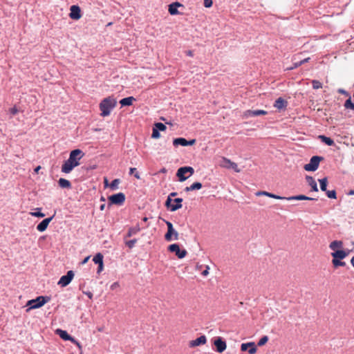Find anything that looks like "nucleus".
Masks as SVG:
<instances>
[{"label":"nucleus","instance_id":"obj_33","mask_svg":"<svg viewBox=\"0 0 354 354\" xmlns=\"http://www.w3.org/2000/svg\"><path fill=\"white\" fill-rule=\"evenodd\" d=\"M342 245H343V243H342V241H333L330 243L329 248L331 250H335V248H337L342 247Z\"/></svg>","mask_w":354,"mask_h":354},{"label":"nucleus","instance_id":"obj_58","mask_svg":"<svg viewBox=\"0 0 354 354\" xmlns=\"http://www.w3.org/2000/svg\"><path fill=\"white\" fill-rule=\"evenodd\" d=\"M185 53H186V55H187V56H189V57H193V56H194V53H193V51H192V50H187V51L185 52Z\"/></svg>","mask_w":354,"mask_h":354},{"label":"nucleus","instance_id":"obj_37","mask_svg":"<svg viewBox=\"0 0 354 354\" xmlns=\"http://www.w3.org/2000/svg\"><path fill=\"white\" fill-rule=\"evenodd\" d=\"M332 263L335 268L346 266V263L344 261H342V259H333Z\"/></svg>","mask_w":354,"mask_h":354},{"label":"nucleus","instance_id":"obj_19","mask_svg":"<svg viewBox=\"0 0 354 354\" xmlns=\"http://www.w3.org/2000/svg\"><path fill=\"white\" fill-rule=\"evenodd\" d=\"M187 173L186 172L185 169L184 167H181L178 169L176 171V176L178 178V180L180 182H184L188 178H189V176H186Z\"/></svg>","mask_w":354,"mask_h":354},{"label":"nucleus","instance_id":"obj_29","mask_svg":"<svg viewBox=\"0 0 354 354\" xmlns=\"http://www.w3.org/2000/svg\"><path fill=\"white\" fill-rule=\"evenodd\" d=\"M223 166L226 168L236 169L237 167V165L235 162H232L230 160L226 158H223Z\"/></svg>","mask_w":354,"mask_h":354},{"label":"nucleus","instance_id":"obj_17","mask_svg":"<svg viewBox=\"0 0 354 354\" xmlns=\"http://www.w3.org/2000/svg\"><path fill=\"white\" fill-rule=\"evenodd\" d=\"M284 200L287 201H302V200H308V201H317V198H311L307 196L306 195L299 194L296 196H292L289 197H285Z\"/></svg>","mask_w":354,"mask_h":354},{"label":"nucleus","instance_id":"obj_45","mask_svg":"<svg viewBox=\"0 0 354 354\" xmlns=\"http://www.w3.org/2000/svg\"><path fill=\"white\" fill-rule=\"evenodd\" d=\"M184 168L186 170V172L188 174L189 173V177L194 174V169L192 167H190V166H184Z\"/></svg>","mask_w":354,"mask_h":354},{"label":"nucleus","instance_id":"obj_46","mask_svg":"<svg viewBox=\"0 0 354 354\" xmlns=\"http://www.w3.org/2000/svg\"><path fill=\"white\" fill-rule=\"evenodd\" d=\"M301 65H300L299 61L298 62H295L292 63V64L290 67L287 68L286 70L292 71V70H294V69L298 68Z\"/></svg>","mask_w":354,"mask_h":354},{"label":"nucleus","instance_id":"obj_16","mask_svg":"<svg viewBox=\"0 0 354 354\" xmlns=\"http://www.w3.org/2000/svg\"><path fill=\"white\" fill-rule=\"evenodd\" d=\"M183 4L178 1L171 3L169 5V8H168L169 13L171 15H177L179 14L178 8L179 7H183Z\"/></svg>","mask_w":354,"mask_h":354},{"label":"nucleus","instance_id":"obj_25","mask_svg":"<svg viewBox=\"0 0 354 354\" xmlns=\"http://www.w3.org/2000/svg\"><path fill=\"white\" fill-rule=\"evenodd\" d=\"M58 185L62 189H71L72 187L71 183L65 178H60L58 180Z\"/></svg>","mask_w":354,"mask_h":354},{"label":"nucleus","instance_id":"obj_27","mask_svg":"<svg viewBox=\"0 0 354 354\" xmlns=\"http://www.w3.org/2000/svg\"><path fill=\"white\" fill-rule=\"evenodd\" d=\"M318 138L323 143L327 146H333L335 145L334 140L330 137H327L324 135H319Z\"/></svg>","mask_w":354,"mask_h":354},{"label":"nucleus","instance_id":"obj_22","mask_svg":"<svg viewBox=\"0 0 354 354\" xmlns=\"http://www.w3.org/2000/svg\"><path fill=\"white\" fill-rule=\"evenodd\" d=\"M136 101V99L133 96L127 97L120 100V104L122 107L129 106L133 104V102Z\"/></svg>","mask_w":354,"mask_h":354},{"label":"nucleus","instance_id":"obj_21","mask_svg":"<svg viewBox=\"0 0 354 354\" xmlns=\"http://www.w3.org/2000/svg\"><path fill=\"white\" fill-rule=\"evenodd\" d=\"M348 254V252H346L344 250H337L331 253V255L333 257V259H344L346 258Z\"/></svg>","mask_w":354,"mask_h":354},{"label":"nucleus","instance_id":"obj_1","mask_svg":"<svg viewBox=\"0 0 354 354\" xmlns=\"http://www.w3.org/2000/svg\"><path fill=\"white\" fill-rule=\"evenodd\" d=\"M84 156V153L80 149L72 150L69 153L68 158L62 165V172L64 174L71 173L74 168L80 165V161Z\"/></svg>","mask_w":354,"mask_h":354},{"label":"nucleus","instance_id":"obj_11","mask_svg":"<svg viewBox=\"0 0 354 354\" xmlns=\"http://www.w3.org/2000/svg\"><path fill=\"white\" fill-rule=\"evenodd\" d=\"M257 348L254 342L243 343L241 345V351H248L250 354H254L257 352Z\"/></svg>","mask_w":354,"mask_h":354},{"label":"nucleus","instance_id":"obj_53","mask_svg":"<svg viewBox=\"0 0 354 354\" xmlns=\"http://www.w3.org/2000/svg\"><path fill=\"white\" fill-rule=\"evenodd\" d=\"M209 266H206L205 269L202 272L201 274L203 276V277H206L209 274Z\"/></svg>","mask_w":354,"mask_h":354},{"label":"nucleus","instance_id":"obj_9","mask_svg":"<svg viewBox=\"0 0 354 354\" xmlns=\"http://www.w3.org/2000/svg\"><path fill=\"white\" fill-rule=\"evenodd\" d=\"M74 276V272L73 270H68L66 274L60 277L57 284L61 287H66L71 282Z\"/></svg>","mask_w":354,"mask_h":354},{"label":"nucleus","instance_id":"obj_36","mask_svg":"<svg viewBox=\"0 0 354 354\" xmlns=\"http://www.w3.org/2000/svg\"><path fill=\"white\" fill-rule=\"evenodd\" d=\"M41 208L37 207L35 209V212H30V214L32 216L37 217V218H43L45 216V214L42 213L41 212Z\"/></svg>","mask_w":354,"mask_h":354},{"label":"nucleus","instance_id":"obj_40","mask_svg":"<svg viewBox=\"0 0 354 354\" xmlns=\"http://www.w3.org/2000/svg\"><path fill=\"white\" fill-rule=\"evenodd\" d=\"M138 239H133L129 241H125V245L127 246L129 249H132L135 244L137 243Z\"/></svg>","mask_w":354,"mask_h":354},{"label":"nucleus","instance_id":"obj_54","mask_svg":"<svg viewBox=\"0 0 354 354\" xmlns=\"http://www.w3.org/2000/svg\"><path fill=\"white\" fill-rule=\"evenodd\" d=\"M97 274H100L102 272V270H104V263L102 264H100V265H97Z\"/></svg>","mask_w":354,"mask_h":354},{"label":"nucleus","instance_id":"obj_12","mask_svg":"<svg viewBox=\"0 0 354 354\" xmlns=\"http://www.w3.org/2000/svg\"><path fill=\"white\" fill-rule=\"evenodd\" d=\"M69 17L74 20H78L82 17L81 9L77 5H73L70 8Z\"/></svg>","mask_w":354,"mask_h":354},{"label":"nucleus","instance_id":"obj_48","mask_svg":"<svg viewBox=\"0 0 354 354\" xmlns=\"http://www.w3.org/2000/svg\"><path fill=\"white\" fill-rule=\"evenodd\" d=\"M213 1L212 0H204V6L205 8H210L212 6Z\"/></svg>","mask_w":354,"mask_h":354},{"label":"nucleus","instance_id":"obj_20","mask_svg":"<svg viewBox=\"0 0 354 354\" xmlns=\"http://www.w3.org/2000/svg\"><path fill=\"white\" fill-rule=\"evenodd\" d=\"M287 106L288 102L281 97L277 98L274 104V106L279 110L285 109Z\"/></svg>","mask_w":354,"mask_h":354},{"label":"nucleus","instance_id":"obj_15","mask_svg":"<svg viewBox=\"0 0 354 354\" xmlns=\"http://www.w3.org/2000/svg\"><path fill=\"white\" fill-rule=\"evenodd\" d=\"M206 342H207L206 336L204 335H202L200 337H197L196 339L190 341L189 345L190 347H196V346H199L203 345Z\"/></svg>","mask_w":354,"mask_h":354},{"label":"nucleus","instance_id":"obj_24","mask_svg":"<svg viewBox=\"0 0 354 354\" xmlns=\"http://www.w3.org/2000/svg\"><path fill=\"white\" fill-rule=\"evenodd\" d=\"M306 182L308 183V185L311 187V191L313 192H318V187L317 184L315 180L313 178V177L310 176H306Z\"/></svg>","mask_w":354,"mask_h":354},{"label":"nucleus","instance_id":"obj_6","mask_svg":"<svg viewBox=\"0 0 354 354\" xmlns=\"http://www.w3.org/2000/svg\"><path fill=\"white\" fill-rule=\"evenodd\" d=\"M163 221L165 223L167 227V232L165 234V239L167 241H171L172 240H178V232L174 228L173 224L165 219H162Z\"/></svg>","mask_w":354,"mask_h":354},{"label":"nucleus","instance_id":"obj_60","mask_svg":"<svg viewBox=\"0 0 354 354\" xmlns=\"http://www.w3.org/2000/svg\"><path fill=\"white\" fill-rule=\"evenodd\" d=\"M104 187H109L110 184H109V181H108L106 178H104Z\"/></svg>","mask_w":354,"mask_h":354},{"label":"nucleus","instance_id":"obj_38","mask_svg":"<svg viewBox=\"0 0 354 354\" xmlns=\"http://www.w3.org/2000/svg\"><path fill=\"white\" fill-rule=\"evenodd\" d=\"M326 194L328 196V198L330 199H336L337 198V192L335 189L333 190H326Z\"/></svg>","mask_w":354,"mask_h":354},{"label":"nucleus","instance_id":"obj_42","mask_svg":"<svg viewBox=\"0 0 354 354\" xmlns=\"http://www.w3.org/2000/svg\"><path fill=\"white\" fill-rule=\"evenodd\" d=\"M268 339H269V338L267 335H263L259 340L257 345L259 346H262L268 342Z\"/></svg>","mask_w":354,"mask_h":354},{"label":"nucleus","instance_id":"obj_44","mask_svg":"<svg viewBox=\"0 0 354 354\" xmlns=\"http://www.w3.org/2000/svg\"><path fill=\"white\" fill-rule=\"evenodd\" d=\"M160 137V133L153 127L152 128L151 138L153 139H158Z\"/></svg>","mask_w":354,"mask_h":354},{"label":"nucleus","instance_id":"obj_7","mask_svg":"<svg viewBox=\"0 0 354 354\" xmlns=\"http://www.w3.org/2000/svg\"><path fill=\"white\" fill-rule=\"evenodd\" d=\"M126 199L125 194L122 192L112 194L108 197L109 205H122L124 204Z\"/></svg>","mask_w":354,"mask_h":354},{"label":"nucleus","instance_id":"obj_23","mask_svg":"<svg viewBox=\"0 0 354 354\" xmlns=\"http://www.w3.org/2000/svg\"><path fill=\"white\" fill-rule=\"evenodd\" d=\"M257 196H266L268 197L278 199V200H284L285 199L284 196L276 195L274 194H272V193H270V192H268L266 191H259L257 193Z\"/></svg>","mask_w":354,"mask_h":354},{"label":"nucleus","instance_id":"obj_64","mask_svg":"<svg viewBox=\"0 0 354 354\" xmlns=\"http://www.w3.org/2000/svg\"><path fill=\"white\" fill-rule=\"evenodd\" d=\"M348 195H354V189H351L348 192Z\"/></svg>","mask_w":354,"mask_h":354},{"label":"nucleus","instance_id":"obj_18","mask_svg":"<svg viewBox=\"0 0 354 354\" xmlns=\"http://www.w3.org/2000/svg\"><path fill=\"white\" fill-rule=\"evenodd\" d=\"M268 112L264 110H247L245 112V116L246 117H256L259 115H266Z\"/></svg>","mask_w":354,"mask_h":354},{"label":"nucleus","instance_id":"obj_3","mask_svg":"<svg viewBox=\"0 0 354 354\" xmlns=\"http://www.w3.org/2000/svg\"><path fill=\"white\" fill-rule=\"evenodd\" d=\"M50 300V297L48 296H38L35 299L28 300L26 306L28 307L27 311L32 309L39 308Z\"/></svg>","mask_w":354,"mask_h":354},{"label":"nucleus","instance_id":"obj_51","mask_svg":"<svg viewBox=\"0 0 354 354\" xmlns=\"http://www.w3.org/2000/svg\"><path fill=\"white\" fill-rule=\"evenodd\" d=\"M195 143H196V139H191V140H187L186 147L187 146L194 145Z\"/></svg>","mask_w":354,"mask_h":354},{"label":"nucleus","instance_id":"obj_26","mask_svg":"<svg viewBox=\"0 0 354 354\" xmlns=\"http://www.w3.org/2000/svg\"><path fill=\"white\" fill-rule=\"evenodd\" d=\"M140 231V228L139 225H136L135 227H131L129 228L127 234L124 236V240L127 237H131L133 235L137 234Z\"/></svg>","mask_w":354,"mask_h":354},{"label":"nucleus","instance_id":"obj_31","mask_svg":"<svg viewBox=\"0 0 354 354\" xmlns=\"http://www.w3.org/2000/svg\"><path fill=\"white\" fill-rule=\"evenodd\" d=\"M320 189L322 192H326L327 190L328 185V179L326 177H324L322 179H319Z\"/></svg>","mask_w":354,"mask_h":354},{"label":"nucleus","instance_id":"obj_34","mask_svg":"<svg viewBox=\"0 0 354 354\" xmlns=\"http://www.w3.org/2000/svg\"><path fill=\"white\" fill-rule=\"evenodd\" d=\"M120 183V180L119 178H115L111 181L109 185V187L111 190H116L118 189V185Z\"/></svg>","mask_w":354,"mask_h":354},{"label":"nucleus","instance_id":"obj_55","mask_svg":"<svg viewBox=\"0 0 354 354\" xmlns=\"http://www.w3.org/2000/svg\"><path fill=\"white\" fill-rule=\"evenodd\" d=\"M119 286H120V285H119V283H118V281H116V282L113 283L111 285L110 288H111V290H115L116 288L119 287Z\"/></svg>","mask_w":354,"mask_h":354},{"label":"nucleus","instance_id":"obj_32","mask_svg":"<svg viewBox=\"0 0 354 354\" xmlns=\"http://www.w3.org/2000/svg\"><path fill=\"white\" fill-rule=\"evenodd\" d=\"M344 106L346 109L354 111V103L352 102L351 96L345 101Z\"/></svg>","mask_w":354,"mask_h":354},{"label":"nucleus","instance_id":"obj_35","mask_svg":"<svg viewBox=\"0 0 354 354\" xmlns=\"http://www.w3.org/2000/svg\"><path fill=\"white\" fill-rule=\"evenodd\" d=\"M154 129H156L157 131H164L166 130L167 127L165 124L162 122H156L153 124V127Z\"/></svg>","mask_w":354,"mask_h":354},{"label":"nucleus","instance_id":"obj_63","mask_svg":"<svg viewBox=\"0 0 354 354\" xmlns=\"http://www.w3.org/2000/svg\"><path fill=\"white\" fill-rule=\"evenodd\" d=\"M185 192H191V191H192V189H190V186H189V187H186L185 188Z\"/></svg>","mask_w":354,"mask_h":354},{"label":"nucleus","instance_id":"obj_39","mask_svg":"<svg viewBox=\"0 0 354 354\" xmlns=\"http://www.w3.org/2000/svg\"><path fill=\"white\" fill-rule=\"evenodd\" d=\"M129 175H133L136 179H140V173L137 171L135 167H131L129 169Z\"/></svg>","mask_w":354,"mask_h":354},{"label":"nucleus","instance_id":"obj_50","mask_svg":"<svg viewBox=\"0 0 354 354\" xmlns=\"http://www.w3.org/2000/svg\"><path fill=\"white\" fill-rule=\"evenodd\" d=\"M18 112V109H17V107L15 106L12 108L10 109L9 110V113L12 115H15V114H17Z\"/></svg>","mask_w":354,"mask_h":354},{"label":"nucleus","instance_id":"obj_4","mask_svg":"<svg viewBox=\"0 0 354 354\" xmlns=\"http://www.w3.org/2000/svg\"><path fill=\"white\" fill-rule=\"evenodd\" d=\"M183 201L182 198H176L174 199L170 198L167 197L165 205L170 212H175L183 207Z\"/></svg>","mask_w":354,"mask_h":354},{"label":"nucleus","instance_id":"obj_52","mask_svg":"<svg viewBox=\"0 0 354 354\" xmlns=\"http://www.w3.org/2000/svg\"><path fill=\"white\" fill-rule=\"evenodd\" d=\"M83 294L86 295L90 299H93V293L91 291H83Z\"/></svg>","mask_w":354,"mask_h":354},{"label":"nucleus","instance_id":"obj_14","mask_svg":"<svg viewBox=\"0 0 354 354\" xmlns=\"http://www.w3.org/2000/svg\"><path fill=\"white\" fill-rule=\"evenodd\" d=\"M55 333L57 335L64 341L71 342L73 338V337L69 335L66 330H62L61 328H57L55 330Z\"/></svg>","mask_w":354,"mask_h":354},{"label":"nucleus","instance_id":"obj_62","mask_svg":"<svg viewBox=\"0 0 354 354\" xmlns=\"http://www.w3.org/2000/svg\"><path fill=\"white\" fill-rule=\"evenodd\" d=\"M105 206H106V205H105L104 203V204H102V205L100 206V209L101 211L104 210V208H105Z\"/></svg>","mask_w":354,"mask_h":354},{"label":"nucleus","instance_id":"obj_13","mask_svg":"<svg viewBox=\"0 0 354 354\" xmlns=\"http://www.w3.org/2000/svg\"><path fill=\"white\" fill-rule=\"evenodd\" d=\"M55 216V214H53L52 216H50L48 218H44V220H42L37 225V230L40 232H44L49 223H50V221L53 220V218H54Z\"/></svg>","mask_w":354,"mask_h":354},{"label":"nucleus","instance_id":"obj_2","mask_svg":"<svg viewBox=\"0 0 354 354\" xmlns=\"http://www.w3.org/2000/svg\"><path fill=\"white\" fill-rule=\"evenodd\" d=\"M116 104L117 101L113 96L104 98L99 104L100 110L101 111L100 115L102 117L109 115Z\"/></svg>","mask_w":354,"mask_h":354},{"label":"nucleus","instance_id":"obj_5","mask_svg":"<svg viewBox=\"0 0 354 354\" xmlns=\"http://www.w3.org/2000/svg\"><path fill=\"white\" fill-rule=\"evenodd\" d=\"M324 159L323 156H313L310 158L309 162L304 165V168L307 171H315L319 168L320 162Z\"/></svg>","mask_w":354,"mask_h":354},{"label":"nucleus","instance_id":"obj_49","mask_svg":"<svg viewBox=\"0 0 354 354\" xmlns=\"http://www.w3.org/2000/svg\"><path fill=\"white\" fill-rule=\"evenodd\" d=\"M71 342H72L73 344L76 345L80 350H82V345H81L80 342L79 341H77L76 339H75L73 337Z\"/></svg>","mask_w":354,"mask_h":354},{"label":"nucleus","instance_id":"obj_57","mask_svg":"<svg viewBox=\"0 0 354 354\" xmlns=\"http://www.w3.org/2000/svg\"><path fill=\"white\" fill-rule=\"evenodd\" d=\"M89 259H90V256H87L86 257H85V258H84V259L81 261V263H81L82 265H84V264H86V263L88 262V261L89 260Z\"/></svg>","mask_w":354,"mask_h":354},{"label":"nucleus","instance_id":"obj_41","mask_svg":"<svg viewBox=\"0 0 354 354\" xmlns=\"http://www.w3.org/2000/svg\"><path fill=\"white\" fill-rule=\"evenodd\" d=\"M203 187V185L200 182H194V183H192L191 185H190V189H192V191L194 190H198L200 189H201Z\"/></svg>","mask_w":354,"mask_h":354},{"label":"nucleus","instance_id":"obj_10","mask_svg":"<svg viewBox=\"0 0 354 354\" xmlns=\"http://www.w3.org/2000/svg\"><path fill=\"white\" fill-rule=\"evenodd\" d=\"M214 345L216 347L215 351L218 353H223L227 348L226 342L221 337H216L214 338Z\"/></svg>","mask_w":354,"mask_h":354},{"label":"nucleus","instance_id":"obj_59","mask_svg":"<svg viewBox=\"0 0 354 354\" xmlns=\"http://www.w3.org/2000/svg\"><path fill=\"white\" fill-rule=\"evenodd\" d=\"M178 194L177 192H171L167 197H169L170 198H172V197L176 196Z\"/></svg>","mask_w":354,"mask_h":354},{"label":"nucleus","instance_id":"obj_30","mask_svg":"<svg viewBox=\"0 0 354 354\" xmlns=\"http://www.w3.org/2000/svg\"><path fill=\"white\" fill-rule=\"evenodd\" d=\"M103 259H104V256L102 255V254L100 252H98L93 257V261L97 265H100L104 263Z\"/></svg>","mask_w":354,"mask_h":354},{"label":"nucleus","instance_id":"obj_8","mask_svg":"<svg viewBox=\"0 0 354 354\" xmlns=\"http://www.w3.org/2000/svg\"><path fill=\"white\" fill-rule=\"evenodd\" d=\"M168 251L174 252L178 259H183L186 257L187 252L185 249H180L178 243H173L169 245Z\"/></svg>","mask_w":354,"mask_h":354},{"label":"nucleus","instance_id":"obj_43","mask_svg":"<svg viewBox=\"0 0 354 354\" xmlns=\"http://www.w3.org/2000/svg\"><path fill=\"white\" fill-rule=\"evenodd\" d=\"M312 86L313 89H319L322 87V83L320 82L319 80H313L312 81Z\"/></svg>","mask_w":354,"mask_h":354},{"label":"nucleus","instance_id":"obj_28","mask_svg":"<svg viewBox=\"0 0 354 354\" xmlns=\"http://www.w3.org/2000/svg\"><path fill=\"white\" fill-rule=\"evenodd\" d=\"M186 144H187V139L185 138H182V137L176 138H174L173 140V145L175 147H178L179 145L183 146V147H186Z\"/></svg>","mask_w":354,"mask_h":354},{"label":"nucleus","instance_id":"obj_47","mask_svg":"<svg viewBox=\"0 0 354 354\" xmlns=\"http://www.w3.org/2000/svg\"><path fill=\"white\" fill-rule=\"evenodd\" d=\"M337 93H340V94H342V95H345L346 97H349V96H351L350 93L344 89V88H338L337 89Z\"/></svg>","mask_w":354,"mask_h":354},{"label":"nucleus","instance_id":"obj_61","mask_svg":"<svg viewBox=\"0 0 354 354\" xmlns=\"http://www.w3.org/2000/svg\"><path fill=\"white\" fill-rule=\"evenodd\" d=\"M167 172V169L165 167H162L161 168L159 171H158V174H160V173H166Z\"/></svg>","mask_w":354,"mask_h":354},{"label":"nucleus","instance_id":"obj_56","mask_svg":"<svg viewBox=\"0 0 354 354\" xmlns=\"http://www.w3.org/2000/svg\"><path fill=\"white\" fill-rule=\"evenodd\" d=\"M310 59V57H307V58H305L304 59H301L300 61H299L300 65L301 66L302 64H305V63H307Z\"/></svg>","mask_w":354,"mask_h":354}]
</instances>
